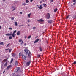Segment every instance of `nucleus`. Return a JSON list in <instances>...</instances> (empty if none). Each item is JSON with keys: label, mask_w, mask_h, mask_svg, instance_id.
<instances>
[{"label": "nucleus", "mask_w": 76, "mask_h": 76, "mask_svg": "<svg viewBox=\"0 0 76 76\" xmlns=\"http://www.w3.org/2000/svg\"><path fill=\"white\" fill-rule=\"evenodd\" d=\"M28 25V26H30L29 25Z\"/></svg>", "instance_id": "nucleus-59"}, {"label": "nucleus", "mask_w": 76, "mask_h": 76, "mask_svg": "<svg viewBox=\"0 0 76 76\" xmlns=\"http://www.w3.org/2000/svg\"><path fill=\"white\" fill-rule=\"evenodd\" d=\"M24 38L25 39H26L27 38V36H25Z\"/></svg>", "instance_id": "nucleus-45"}, {"label": "nucleus", "mask_w": 76, "mask_h": 76, "mask_svg": "<svg viewBox=\"0 0 76 76\" xmlns=\"http://www.w3.org/2000/svg\"><path fill=\"white\" fill-rule=\"evenodd\" d=\"M20 14H23V13H22V12H20Z\"/></svg>", "instance_id": "nucleus-47"}, {"label": "nucleus", "mask_w": 76, "mask_h": 76, "mask_svg": "<svg viewBox=\"0 0 76 76\" xmlns=\"http://www.w3.org/2000/svg\"><path fill=\"white\" fill-rule=\"evenodd\" d=\"M39 48L40 51H43V50H42V48H41V46H39Z\"/></svg>", "instance_id": "nucleus-12"}, {"label": "nucleus", "mask_w": 76, "mask_h": 76, "mask_svg": "<svg viewBox=\"0 0 76 76\" xmlns=\"http://www.w3.org/2000/svg\"><path fill=\"white\" fill-rule=\"evenodd\" d=\"M6 36H11L12 35V34H5Z\"/></svg>", "instance_id": "nucleus-13"}, {"label": "nucleus", "mask_w": 76, "mask_h": 76, "mask_svg": "<svg viewBox=\"0 0 76 76\" xmlns=\"http://www.w3.org/2000/svg\"><path fill=\"white\" fill-rule=\"evenodd\" d=\"M40 4L42 3V1L40 2Z\"/></svg>", "instance_id": "nucleus-54"}, {"label": "nucleus", "mask_w": 76, "mask_h": 76, "mask_svg": "<svg viewBox=\"0 0 76 76\" xmlns=\"http://www.w3.org/2000/svg\"><path fill=\"white\" fill-rule=\"evenodd\" d=\"M24 43V42L23 41H22V42L21 43V44H23Z\"/></svg>", "instance_id": "nucleus-42"}, {"label": "nucleus", "mask_w": 76, "mask_h": 76, "mask_svg": "<svg viewBox=\"0 0 76 76\" xmlns=\"http://www.w3.org/2000/svg\"><path fill=\"white\" fill-rule=\"evenodd\" d=\"M7 62H6V63H5V64H4V66H7Z\"/></svg>", "instance_id": "nucleus-21"}, {"label": "nucleus", "mask_w": 76, "mask_h": 76, "mask_svg": "<svg viewBox=\"0 0 76 76\" xmlns=\"http://www.w3.org/2000/svg\"><path fill=\"white\" fill-rule=\"evenodd\" d=\"M36 28V27H34L33 28V30H35Z\"/></svg>", "instance_id": "nucleus-31"}, {"label": "nucleus", "mask_w": 76, "mask_h": 76, "mask_svg": "<svg viewBox=\"0 0 76 76\" xmlns=\"http://www.w3.org/2000/svg\"><path fill=\"white\" fill-rule=\"evenodd\" d=\"M19 55V56H21V53H20Z\"/></svg>", "instance_id": "nucleus-27"}, {"label": "nucleus", "mask_w": 76, "mask_h": 76, "mask_svg": "<svg viewBox=\"0 0 76 76\" xmlns=\"http://www.w3.org/2000/svg\"><path fill=\"white\" fill-rule=\"evenodd\" d=\"M3 1H7V0H2Z\"/></svg>", "instance_id": "nucleus-57"}, {"label": "nucleus", "mask_w": 76, "mask_h": 76, "mask_svg": "<svg viewBox=\"0 0 76 76\" xmlns=\"http://www.w3.org/2000/svg\"><path fill=\"white\" fill-rule=\"evenodd\" d=\"M5 72V71H4V72H3V73H4Z\"/></svg>", "instance_id": "nucleus-53"}, {"label": "nucleus", "mask_w": 76, "mask_h": 76, "mask_svg": "<svg viewBox=\"0 0 76 76\" xmlns=\"http://www.w3.org/2000/svg\"><path fill=\"white\" fill-rule=\"evenodd\" d=\"M31 61H29L28 62H27L26 64V66H29L31 64Z\"/></svg>", "instance_id": "nucleus-6"}, {"label": "nucleus", "mask_w": 76, "mask_h": 76, "mask_svg": "<svg viewBox=\"0 0 76 76\" xmlns=\"http://www.w3.org/2000/svg\"><path fill=\"white\" fill-rule=\"evenodd\" d=\"M31 15V13H30L28 15V16L29 18H30V15Z\"/></svg>", "instance_id": "nucleus-20"}, {"label": "nucleus", "mask_w": 76, "mask_h": 76, "mask_svg": "<svg viewBox=\"0 0 76 76\" xmlns=\"http://www.w3.org/2000/svg\"><path fill=\"white\" fill-rule=\"evenodd\" d=\"M9 29H10V30H12V28H9Z\"/></svg>", "instance_id": "nucleus-41"}, {"label": "nucleus", "mask_w": 76, "mask_h": 76, "mask_svg": "<svg viewBox=\"0 0 76 76\" xmlns=\"http://www.w3.org/2000/svg\"><path fill=\"white\" fill-rule=\"evenodd\" d=\"M7 59H4V61H7Z\"/></svg>", "instance_id": "nucleus-38"}, {"label": "nucleus", "mask_w": 76, "mask_h": 76, "mask_svg": "<svg viewBox=\"0 0 76 76\" xmlns=\"http://www.w3.org/2000/svg\"><path fill=\"white\" fill-rule=\"evenodd\" d=\"M40 41H41V40H40Z\"/></svg>", "instance_id": "nucleus-62"}, {"label": "nucleus", "mask_w": 76, "mask_h": 76, "mask_svg": "<svg viewBox=\"0 0 76 76\" xmlns=\"http://www.w3.org/2000/svg\"><path fill=\"white\" fill-rule=\"evenodd\" d=\"M73 18H75V17H73Z\"/></svg>", "instance_id": "nucleus-60"}, {"label": "nucleus", "mask_w": 76, "mask_h": 76, "mask_svg": "<svg viewBox=\"0 0 76 76\" xmlns=\"http://www.w3.org/2000/svg\"><path fill=\"white\" fill-rule=\"evenodd\" d=\"M22 41V40L21 39H20L19 40V42H21Z\"/></svg>", "instance_id": "nucleus-39"}, {"label": "nucleus", "mask_w": 76, "mask_h": 76, "mask_svg": "<svg viewBox=\"0 0 76 76\" xmlns=\"http://www.w3.org/2000/svg\"><path fill=\"white\" fill-rule=\"evenodd\" d=\"M38 8H39L40 9H41L43 8V7L42 6V5H40V7H38Z\"/></svg>", "instance_id": "nucleus-15"}, {"label": "nucleus", "mask_w": 76, "mask_h": 76, "mask_svg": "<svg viewBox=\"0 0 76 76\" xmlns=\"http://www.w3.org/2000/svg\"><path fill=\"white\" fill-rule=\"evenodd\" d=\"M63 75H66V74H63Z\"/></svg>", "instance_id": "nucleus-49"}, {"label": "nucleus", "mask_w": 76, "mask_h": 76, "mask_svg": "<svg viewBox=\"0 0 76 76\" xmlns=\"http://www.w3.org/2000/svg\"><path fill=\"white\" fill-rule=\"evenodd\" d=\"M52 22V20H49L48 21V23H51Z\"/></svg>", "instance_id": "nucleus-11"}, {"label": "nucleus", "mask_w": 76, "mask_h": 76, "mask_svg": "<svg viewBox=\"0 0 76 76\" xmlns=\"http://www.w3.org/2000/svg\"><path fill=\"white\" fill-rule=\"evenodd\" d=\"M14 25L15 26H18V23L16 22H14Z\"/></svg>", "instance_id": "nucleus-18"}, {"label": "nucleus", "mask_w": 76, "mask_h": 76, "mask_svg": "<svg viewBox=\"0 0 76 76\" xmlns=\"http://www.w3.org/2000/svg\"><path fill=\"white\" fill-rule=\"evenodd\" d=\"M20 70V68L19 67H16L15 70V72H17L18 71Z\"/></svg>", "instance_id": "nucleus-4"}, {"label": "nucleus", "mask_w": 76, "mask_h": 76, "mask_svg": "<svg viewBox=\"0 0 76 76\" xmlns=\"http://www.w3.org/2000/svg\"><path fill=\"white\" fill-rule=\"evenodd\" d=\"M76 0H72V2H74L73 4V5H75L76 4Z\"/></svg>", "instance_id": "nucleus-9"}, {"label": "nucleus", "mask_w": 76, "mask_h": 76, "mask_svg": "<svg viewBox=\"0 0 76 76\" xmlns=\"http://www.w3.org/2000/svg\"><path fill=\"white\" fill-rule=\"evenodd\" d=\"M73 64L75 65L76 64V61H75L74 62H73Z\"/></svg>", "instance_id": "nucleus-33"}, {"label": "nucleus", "mask_w": 76, "mask_h": 76, "mask_svg": "<svg viewBox=\"0 0 76 76\" xmlns=\"http://www.w3.org/2000/svg\"><path fill=\"white\" fill-rule=\"evenodd\" d=\"M43 5L44 6V7H46V4H43Z\"/></svg>", "instance_id": "nucleus-29"}, {"label": "nucleus", "mask_w": 76, "mask_h": 76, "mask_svg": "<svg viewBox=\"0 0 76 76\" xmlns=\"http://www.w3.org/2000/svg\"><path fill=\"white\" fill-rule=\"evenodd\" d=\"M38 6V5H37V6Z\"/></svg>", "instance_id": "nucleus-61"}, {"label": "nucleus", "mask_w": 76, "mask_h": 76, "mask_svg": "<svg viewBox=\"0 0 76 76\" xmlns=\"http://www.w3.org/2000/svg\"><path fill=\"white\" fill-rule=\"evenodd\" d=\"M27 21H28V22H30V20H28Z\"/></svg>", "instance_id": "nucleus-44"}, {"label": "nucleus", "mask_w": 76, "mask_h": 76, "mask_svg": "<svg viewBox=\"0 0 76 76\" xmlns=\"http://www.w3.org/2000/svg\"><path fill=\"white\" fill-rule=\"evenodd\" d=\"M45 1H46V0H45Z\"/></svg>", "instance_id": "nucleus-63"}, {"label": "nucleus", "mask_w": 76, "mask_h": 76, "mask_svg": "<svg viewBox=\"0 0 76 76\" xmlns=\"http://www.w3.org/2000/svg\"><path fill=\"white\" fill-rule=\"evenodd\" d=\"M10 44V43L8 44L7 45V48L8 46H9V45Z\"/></svg>", "instance_id": "nucleus-40"}, {"label": "nucleus", "mask_w": 76, "mask_h": 76, "mask_svg": "<svg viewBox=\"0 0 76 76\" xmlns=\"http://www.w3.org/2000/svg\"><path fill=\"white\" fill-rule=\"evenodd\" d=\"M20 34V31H18L17 32V35H19Z\"/></svg>", "instance_id": "nucleus-14"}, {"label": "nucleus", "mask_w": 76, "mask_h": 76, "mask_svg": "<svg viewBox=\"0 0 76 76\" xmlns=\"http://www.w3.org/2000/svg\"><path fill=\"white\" fill-rule=\"evenodd\" d=\"M26 45V44H24V45Z\"/></svg>", "instance_id": "nucleus-58"}, {"label": "nucleus", "mask_w": 76, "mask_h": 76, "mask_svg": "<svg viewBox=\"0 0 76 76\" xmlns=\"http://www.w3.org/2000/svg\"><path fill=\"white\" fill-rule=\"evenodd\" d=\"M37 21L38 22H43L44 21V20L42 19H40L39 20H38Z\"/></svg>", "instance_id": "nucleus-10"}, {"label": "nucleus", "mask_w": 76, "mask_h": 76, "mask_svg": "<svg viewBox=\"0 0 76 76\" xmlns=\"http://www.w3.org/2000/svg\"><path fill=\"white\" fill-rule=\"evenodd\" d=\"M18 62L17 61H16L15 62V64L16 66L18 65Z\"/></svg>", "instance_id": "nucleus-16"}, {"label": "nucleus", "mask_w": 76, "mask_h": 76, "mask_svg": "<svg viewBox=\"0 0 76 76\" xmlns=\"http://www.w3.org/2000/svg\"><path fill=\"white\" fill-rule=\"evenodd\" d=\"M22 5H24V6H25L26 5V4H25V3H23V4H22Z\"/></svg>", "instance_id": "nucleus-37"}, {"label": "nucleus", "mask_w": 76, "mask_h": 76, "mask_svg": "<svg viewBox=\"0 0 76 76\" xmlns=\"http://www.w3.org/2000/svg\"><path fill=\"white\" fill-rule=\"evenodd\" d=\"M42 2H45V1H44V0H42Z\"/></svg>", "instance_id": "nucleus-51"}, {"label": "nucleus", "mask_w": 76, "mask_h": 76, "mask_svg": "<svg viewBox=\"0 0 76 76\" xmlns=\"http://www.w3.org/2000/svg\"><path fill=\"white\" fill-rule=\"evenodd\" d=\"M0 45H4V42H1V43H0Z\"/></svg>", "instance_id": "nucleus-22"}, {"label": "nucleus", "mask_w": 76, "mask_h": 76, "mask_svg": "<svg viewBox=\"0 0 76 76\" xmlns=\"http://www.w3.org/2000/svg\"><path fill=\"white\" fill-rule=\"evenodd\" d=\"M53 0H50V3L53 2Z\"/></svg>", "instance_id": "nucleus-34"}, {"label": "nucleus", "mask_w": 76, "mask_h": 76, "mask_svg": "<svg viewBox=\"0 0 76 76\" xmlns=\"http://www.w3.org/2000/svg\"><path fill=\"white\" fill-rule=\"evenodd\" d=\"M16 32H17V31L15 30V31H14L12 34V36L13 37H15V36H16V34H15V33H16Z\"/></svg>", "instance_id": "nucleus-3"}, {"label": "nucleus", "mask_w": 76, "mask_h": 76, "mask_svg": "<svg viewBox=\"0 0 76 76\" xmlns=\"http://www.w3.org/2000/svg\"><path fill=\"white\" fill-rule=\"evenodd\" d=\"M15 8H14L12 11H14L15 10Z\"/></svg>", "instance_id": "nucleus-55"}, {"label": "nucleus", "mask_w": 76, "mask_h": 76, "mask_svg": "<svg viewBox=\"0 0 76 76\" xmlns=\"http://www.w3.org/2000/svg\"><path fill=\"white\" fill-rule=\"evenodd\" d=\"M37 37H38V36H37L35 37V38H37Z\"/></svg>", "instance_id": "nucleus-52"}, {"label": "nucleus", "mask_w": 76, "mask_h": 76, "mask_svg": "<svg viewBox=\"0 0 76 76\" xmlns=\"http://www.w3.org/2000/svg\"><path fill=\"white\" fill-rule=\"evenodd\" d=\"M69 16H70V15H69L68 16H66V19H68V18H69Z\"/></svg>", "instance_id": "nucleus-25"}, {"label": "nucleus", "mask_w": 76, "mask_h": 76, "mask_svg": "<svg viewBox=\"0 0 76 76\" xmlns=\"http://www.w3.org/2000/svg\"><path fill=\"white\" fill-rule=\"evenodd\" d=\"M58 10L57 8H56L54 10V11L55 12H56Z\"/></svg>", "instance_id": "nucleus-17"}, {"label": "nucleus", "mask_w": 76, "mask_h": 76, "mask_svg": "<svg viewBox=\"0 0 76 76\" xmlns=\"http://www.w3.org/2000/svg\"><path fill=\"white\" fill-rule=\"evenodd\" d=\"M15 54H12V56L13 57H15Z\"/></svg>", "instance_id": "nucleus-30"}, {"label": "nucleus", "mask_w": 76, "mask_h": 76, "mask_svg": "<svg viewBox=\"0 0 76 76\" xmlns=\"http://www.w3.org/2000/svg\"><path fill=\"white\" fill-rule=\"evenodd\" d=\"M13 60V59H11V61H10V63H12V62Z\"/></svg>", "instance_id": "nucleus-28"}, {"label": "nucleus", "mask_w": 76, "mask_h": 76, "mask_svg": "<svg viewBox=\"0 0 76 76\" xmlns=\"http://www.w3.org/2000/svg\"><path fill=\"white\" fill-rule=\"evenodd\" d=\"M15 75V73H13V74L12 75V76H14Z\"/></svg>", "instance_id": "nucleus-36"}, {"label": "nucleus", "mask_w": 76, "mask_h": 76, "mask_svg": "<svg viewBox=\"0 0 76 76\" xmlns=\"http://www.w3.org/2000/svg\"><path fill=\"white\" fill-rule=\"evenodd\" d=\"M9 39H12V36H10L9 37Z\"/></svg>", "instance_id": "nucleus-24"}, {"label": "nucleus", "mask_w": 76, "mask_h": 76, "mask_svg": "<svg viewBox=\"0 0 76 76\" xmlns=\"http://www.w3.org/2000/svg\"><path fill=\"white\" fill-rule=\"evenodd\" d=\"M22 56L23 59L25 60H26V59L27 57L26 56L22 55Z\"/></svg>", "instance_id": "nucleus-5"}, {"label": "nucleus", "mask_w": 76, "mask_h": 76, "mask_svg": "<svg viewBox=\"0 0 76 76\" xmlns=\"http://www.w3.org/2000/svg\"><path fill=\"white\" fill-rule=\"evenodd\" d=\"M16 76H20V75L18 74Z\"/></svg>", "instance_id": "nucleus-46"}, {"label": "nucleus", "mask_w": 76, "mask_h": 76, "mask_svg": "<svg viewBox=\"0 0 76 76\" xmlns=\"http://www.w3.org/2000/svg\"><path fill=\"white\" fill-rule=\"evenodd\" d=\"M12 50V49H10V50H9V52H11Z\"/></svg>", "instance_id": "nucleus-35"}, {"label": "nucleus", "mask_w": 76, "mask_h": 76, "mask_svg": "<svg viewBox=\"0 0 76 76\" xmlns=\"http://www.w3.org/2000/svg\"><path fill=\"white\" fill-rule=\"evenodd\" d=\"M1 26H0V29H1Z\"/></svg>", "instance_id": "nucleus-56"}, {"label": "nucleus", "mask_w": 76, "mask_h": 76, "mask_svg": "<svg viewBox=\"0 0 76 76\" xmlns=\"http://www.w3.org/2000/svg\"><path fill=\"white\" fill-rule=\"evenodd\" d=\"M33 1V0H30V2H32Z\"/></svg>", "instance_id": "nucleus-50"}, {"label": "nucleus", "mask_w": 76, "mask_h": 76, "mask_svg": "<svg viewBox=\"0 0 76 76\" xmlns=\"http://www.w3.org/2000/svg\"><path fill=\"white\" fill-rule=\"evenodd\" d=\"M12 67V65H10L9 66H8L7 67V70H9L10 68H11Z\"/></svg>", "instance_id": "nucleus-7"}, {"label": "nucleus", "mask_w": 76, "mask_h": 76, "mask_svg": "<svg viewBox=\"0 0 76 76\" xmlns=\"http://www.w3.org/2000/svg\"><path fill=\"white\" fill-rule=\"evenodd\" d=\"M9 49V48H8L7 49H5V50L6 51V50H8Z\"/></svg>", "instance_id": "nucleus-43"}, {"label": "nucleus", "mask_w": 76, "mask_h": 76, "mask_svg": "<svg viewBox=\"0 0 76 76\" xmlns=\"http://www.w3.org/2000/svg\"><path fill=\"white\" fill-rule=\"evenodd\" d=\"M29 1H28V0H26V3H29Z\"/></svg>", "instance_id": "nucleus-26"}, {"label": "nucleus", "mask_w": 76, "mask_h": 76, "mask_svg": "<svg viewBox=\"0 0 76 76\" xmlns=\"http://www.w3.org/2000/svg\"><path fill=\"white\" fill-rule=\"evenodd\" d=\"M50 18V13H48L46 15V18L49 19Z\"/></svg>", "instance_id": "nucleus-2"}, {"label": "nucleus", "mask_w": 76, "mask_h": 76, "mask_svg": "<svg viewBox=\"0 0 76 76\" xmlns=\"http://www.w3.org/2000/svg\"><path fill=\"white\" fill-rule=\"evenodd\" d=\"M39 40H40V39H36V40L34 42V44H35V43H37V42H38V41H39Z\"/></svg>", "instance_id": "nucleus-8"}, {"label": "nucleus", "mask_w": 76, "mask_h": 76, "mask_svg": "<svg viewBox=\"0 0 76 76\" xmlns=\"http://www.w3.org/2000/svg\"><path fill=\"white\" fill-rule=\"evenodd\" d=\"M41 56V55L39 54H38L37 55V58H39Z\"/></svg>", "instance_id": "nucleus-19"}, {"label": "nucleus", "mask_w": 76, "mask_h": 76, "mask_svg": "<svg viewBox=\"0 0 76 76\" xmlns=\"http://www.w3.org/2000/svg\"><path fill=\"white\" fill-rule=\"evenodd\" d=\"M31 35H30L28 37V39H30L31 38Z\"/></svg>", "instance_id": "nucleus-23"}, {"label": "nucleus", "mask_w": 76, "mask_h": 76, "mask_svg": "<svg viewBox=\"0 0 76 76\" xmlns=\"http://www.w3.org/2000/svg\"><path fill=\"white\" fill-rule=\"evenodd\" d=\"M14 18L13 17H12V18H11V19L12 20H14Z\"/></svg>", "instance_id": "nucleus-32"}, {"label": "nucleus", "mask_w": 76, "mask_h": 76, "mask_svg": "<svg viewBox=\"0 0 76 76\" xmlns=\"http://www.w3.org/2000/svg\"><path fill=\"white\" fill-rule=\"evenodd\" d=\"M23 25H22L21 26H19V27H21V26H23Z\"/></svg>", "instance_id": "nucleus-48"}, {"label": "nucleus", "mask_w": 76, "mask_h": 76, "mask_svg": "<svg viewBox=\"0 0 76 76\" xmlns=\"http://www.w3.org/2000/svg\"><path fill=\"white\" fill-rule=\"evenodd\" d=\"M24 51L26 52V55H27L29 58H31V56H30L31 53L29 50L27 49H25Z\"/></svg>", "instance_id": "nucleus-1"}]
</instances>
